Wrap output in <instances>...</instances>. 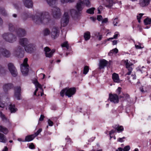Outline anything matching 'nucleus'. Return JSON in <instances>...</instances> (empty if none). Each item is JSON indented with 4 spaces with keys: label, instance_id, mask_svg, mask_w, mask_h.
<instances>
[{
    "label": "nucleus",
    "instance_id": "1",
    "mask_svg": "<svg viewBox=\"0 0 151 151\" xmlns=\"http://www.w3.org/2000/svg\"><path fill=\"white\" fill-rule=\"evenodd\" d=\"M83 3L87 6L89 7L91 6L89 0H83V1L80 0L78 1L76 6L78 11L74 9H72L70 10L71 16L75 19H78L80 16L81 14V12L84 7Z\"/></svg>",
    "mask_w": 151,
    "mask_h": 151
},
{
    "label": "nucleus",
    "instance_id": "2",
    "mask_svg": "<svg viewBox=\"0 0 151 151\" xmlns=\"http://www.w3.org/2000/svg\"><path fill=\"white\" fill-rule=\"evenodd\" d=\"M32 18L34 22L36 24L46 23L50 20L48 13L45 12L37 13L35 15L32 16Z\"/></svg>",
    "mask_w": 151,
    "mask_h": 151
},
{
    "label": "nucleus",
    "instance_id": "3",
    "mask_svg": "<svg viewBox=\"0 0 151 151\" xmlns=\"http://www.w3.org/2000/svg\"><path fill=\"white\" fill-rule=\"evenodd\" d=\"M57 0H46L48 4L52 7V14L54 17L56 19L60 18L61 13L60 9L55 6Z\"/></svg>",
    "mask_w": 151,
    "mask_h": 151
},
{
    "label": "nucleus",
    "instance_id": "4",
    "mask_svg": "<svg viewBox=\"0 0 151 151\" xmlns=\"http://www.w3.org/2000/svg\"><path fill=\"white\" fill-rule=\"evenodd\" d=\"M76 91V89L74 87L70 88L66 87L62 90L60 92V94L62 97H63L65 94L68 97H70L75 94Z\"/></svg>",
    "mask_w": 151,
    "mask_h": 151
},
{
    "label": "nucleus",
    "instance_id": "5",
    "mask_svg": "<svg viewBox=\"0 0 151 151\" xmlns=\"http://www.w3.org/2000/svg\"><path fill=\"white\" fill-rule=\"evenodd\" d=\"M13 53L15 56L19 58H22L24 56V49L20 46L16 47L14 50Z\"/></svg>",
    "mask_w": 151,
    "mask_h": 151
},
{
    "label": "nucleus",
    "instance_id": "6",
    "mask_svg": "<svg viewBox=\"0 0 151 151\" xmlns=\"http://www.w3.org/2000/svg\"><path fill=\"white\" fill-rule=\"evenodd\" d=\"M3 38L6 41L9 43H13L16 40V36L13 34L6 33L2 35Z\"/></svg>",
    "mask_w": 151,
    "mask_h": 151
},
{
    "label": "nucleus",
    "instance_id": "7",
    "mask_svg": "<svg viewBox=\"0 0 151 151\" xmlns=\"http://www.w3.org/2000/svg\"><path fill=\"white\" fill-rule=\"evenodd\" d=\"M8 69L12 76L15 77L18 75L17 70L12 63H9L8 65Z\"/></svg>",
    "mask_w": 151,
    "mask_h": 151
},
{
    "label": "nucleus",
    "instance_id": "8",
    "mask_svg": "<svg viewBox=\"0 0 151 151\" xmlns=\"http://www.w3.org/2000/svg\"><path fill=\"white\" fill-rule=\"evenodd\" d=\"M59 29L58 27H54L52 29L51 36L52 38L55 39L59 35Z\"/></svg>",
    "mask_w": 151,
    "mask_h": 151
},
{
    "label": "nucleus",
    "instance_id": "9",
    "mask_svg": "<svg viewBox=\"0 0 151 151\" xmlns=\"http://www.w3.org/2000/svg\"><path fill=\"white\" fill-rule=\"evenodd\" d=\"M69 16L67 12L65 13L63 17L61 19V23L62 26L65 27L67 25L69 22Z\"/></svg>",
    "mask_w": 151,
    "mask_h": 151
},
{
    "label": "nucleus",
    "instance_id": "10",
    "mask_svg": "<svg viewBox=\"0 0 151 151\" xmlns=\"http://www.w3.org/2000/svg\"><path fill=\"white\" fill-rule=\"evenodd\" d=\"M24 49L27 52L31 53L35 50L36 45L34 44L30 43L25 46Z\"/></svg>",
    "mask_w": 151,
    "mask_h": 151
},
{
    "label": "nucleus",
    "instance_id": "11",
    "mask_svg": "<svg viewBox=\"0 0 151 151\" xmlns=\"http://www.w3.org/2000/svg\"><path fill=\"white\" fill-rule=\"evenodd\" d=\"M0 52L1 56L5 58H9L11 56V53L10 51L5 48H0Z\"/></svg>",
    "mask_w": 151,
    "mask_h": 151
},
{
    "label": "nucleus",
    "instance_id": "12",
    "mask_svg": "<svg viewBox=\"0 0 151 151\" xmlns=\"http://www.w3.org/2000/svg\"><path fill=\"white\" fill-rule=\"evenodd\" d=\"M44 50L45 54L46 57L51 58L53 55V54L55 52V50L54 49H51L48 47H46L44 48Z\"/></svg>",
    "mask_w": 151,
    "mask_h": 151
},
{
    "label": "nucleus",
    "instance_id": "13",
    "mask_svg": "<svg viewBox=\"0 0 151 151\" xmlns=\"http://www.w3.org/2000/svg\"><path fill=\"white\" fill-rule=\"evenodd\" d=\"M119 98L118 96L116 94H109V99L114 104L118 103L119 101Z\"/></svg>",
    "mask_w": 151,
    "mask_h": 151
},
{
    "label": "nucleus",
    "instance_id": "14",
    "mask_svg": "<svg viewBox=\"0 0 151 151\" xmlns=\"http://www.w3.org/2000/svg\"><path fill=\"white\" fill-rule=\"evenodd\" d=\"M14 96L18 100H20L21 99V87L19 86L15 87L14 88Z\"/></svg>",
    "mask_w": 151,
    "mask_h": 151
},
{
    "label": "nucleus",
    "instance_id": "15",
    "mask_svg": "<svg viewBox=\"0 0 151 151\" xmlns=\"http://www.w3.org/2000/svg\"><path fill=\"white\" fill-rule=\"evenodd\" d=\"M29 66L21 65V71L23 75L26 76L27 75L29 72Z\"/></svg>",
    "mask_w": 151,
    "mask_h": 151
},
{
    "label": "nucleus",
    "instance_id": "16",
    "mask_svg": "<svg viewBox=\"0 0 151 151\" xmlns=\"http://www.w3.org/2000/svg\"><path fill=\"white\" fill-rule=\"evenodd\" d=\"M19 43L21 46L24 48L25 46H26L28 44L29 41L27 39L23 38L19 39Z\"/></svg>",
    "mask_w": 151,
    "mask_h": 151
},
{
    "label": "nucleus",
    "instance_id": "17",
    "mask_svg": "<svg viewBox=\"0 0 151 151\" xmlns=\"http://www.w3.org/2000/svg\"><path fill=\"white\" fill-rule=\"evenodd\" d=\"M25 6L28 8H32L33 3L32 0H23Z\"/></svg>",
    "mask_w": 151,
    "mask_h": 151
},
{
    "label": "nucleus",
    "instance_id": "18",
    "mask_svg": "<svg viewBox=\"0 0 151 151\" xmlns=\"http://www.w3.org/2000/svg\"><path fill=\"white\" fill-rule=\"evenodd\" d=\"M17 36L19 37H23L26 35V32L23 29H18L16 31Z\"/></svg>",
    "mask_w": 151,
    "mask_h": 151
},
{
    "label": "nucleus",
    "instance_id": "19",
    "mask_svg": "<svg viewBox=\"0 0 151 151\" xmlns=\"http://www.w3.org/2000/svg\"><path fill=\"white\" fill-rule=\"evenodd\" d=\"M108 63V62L104 59L100 60L99 62V68L100 69H103L106 66Z\"/></svg>",
    "mask_w": 151,
    "mask_h": 151
},
{
    "label": "nucleus",
    "instance_id": "20",
    "mask_svg": "<svg viewBox=\"0 0 151 151\" xmlns=\"http://www.w3.org/2000/svg\"><path fill=\"white\" fill-rule=\"evenodd\" d=\"M33 83L35 85L36 88L35 91L37 92L38 91V88L41 89L42 91H43V89L41 85L39 83L37 80L36 79H35L34 80H33Z\"/></svg>",
    "mask_w": 151,
    "mask_h": 151
},
{
    "label": "nucleus",
    "instance_id": "21",
    "mask_svg": "<svg viewBox=\"0 0 151 151\" xmlns=\"http://www.w3.org/2000/svg\"><path fill=\"white\" fill-rule=\"evenodd\" d=\"M112 78L114 82L117 83L120 82V80L119 79V76L118 74L114 73L112 74Z\"/></svg>",
    "mask_w": 151,
    "mask_h": 151
},
{
    "label": "nucleus",
    "instance_id": "22",
    "mask_svg": "<svg viewBox=\"0 0 151 151\" xmlns=\"http://www.w3.org/2000/svg\"><path fill=\"white\" fill-rule=\"evenodd\" d=\"M150 0H140L139 4L140 6L144 7L148 5Z\"/></svg>",
    "mask_w": 151,
    "mask_h": 151
},
{
    "label": "nucleus",
    "instance_id": "23",
    "mask_svg": "<svg viewBox=\"0 0 151 151\" xmlns=\"http://www.w3.org/2000/svg\"><path fill=\"white\" fill-rule=\"evenodd\" d=\"M133 64L132 63H129L128 62H126V68L127 69L128 72H127L126 75H130L132 70V68L131 66H132Z\"/></svg>",
    "mask_w": 151,
    "mask_h": 151
},
{
    "label": "nucleus",
    "instance_id": "24",
    "mask_svg": "<svg viewBox=\"0 0 151 151\" xmlns=\"http://www.w3.org/2000/svg\"><path fill=\"white\" fill-rule=\"evenodd\" d=\"M13 85L12 83H7L4 85L3 87L4 91L6 92L13 87Z\"/></svg>",
    "mask_w": 151,
    "mask_h": 151
},
{
    "label": "nucleus",
    "instance_id": "25",
    "mask_svg": "<svg viewBox=\"0 0 151 151\" xmlns=\"http://www.w3.org/2000/svg\"><path fill=\"white\" fill-rule=\"evenodd\" d=\"M112 127L116 130L118 132H120L124 130V128L122 126H119V125H116Z\"/></svg>",
    "mask_w": 151,
    "mask_h": 151
},
{
    "label": "nucleus",
    "instance_id": "26",
    "mask_svg": "<svg viewBox=\"0 0 151 151\" xmlns=\"http://www.w3.org/2000/svg\"><path fill=\"white\" fill-rule=\"evenodd\" d=\"M15 107V105L14 104H9V108L11 113H14L16 112L17 109Z\"/></svg>",
    "mask_w": 151,
    "mask_h": 151
},
{
    "label": "nucleus",
    "instance_id": "27",
    "mask_svg": "<svg viewBox=\"0 0 151 151\" xmlns=\"http://www.w3.org/2000/svg\"><path fill=\"white\" fill-rule=\"evenodd\" d=\"M35 138V137H34V136L33 134L27 136L25 137V140H23V142H30L33 140Z\"/></svg>",
    "mask_w": 151,
    "mask_h": 151
},
{
    "label": "nucleus",
    "instance_id": "28",
    "mask_svg": "<svg viewBox=\"0 0 151 151\" xmlns=\"http://www.w3.org/2000/svg\"><path fill=\"white\" fill-rule=\"evenodd\" d=\"M0 131L5 134H7L9 132V130L7 128L1 125H0Z\"/></svg>",
    "mask_w": 151,
    "mask_h": 151
},
{
    "label": "nucleus",
    "instance_id": "29",
    "mask_svg": "<svg viewBox=\"0 0 151 151\" xmlns=\"http://www.w3.org/2000/svg\"><path fill=\"white\" fill-rule=\"evenodd\" d=\"M7 140L6 136L3 134L0 133V142L5 143Z\"/></svg>",
    "mask_w": 151,
    "mask_h": 151
},
{
    "label": "nucleus",
    "instance_id": "30",
    "mask_svg": "<svg viewBox=\"0 0 151 151\" xmlns=\"http://www.w3.org/2000/svg\"><path fill=\"white\" fill-rule=\"evenodd\" d=\"M0 14L3 16H7V13L5 9L3 7H0Z\"/></svg>",
    "mask_w": 151,
    "mask_h": 151
},
{
    "label": "nucleus",
    "instance_id": "31",
    "mask_svg": "<svg viewBox=\"0 0 151 151\" xmlns=\"http://www.w3.org/2000/svg\"><path fill=\"white\" fill-rule=\"evenodd\" d=\"M106 2V6L109 8H111L113 5V2L112 0H105Z\"/></svg>",
    "mask_w": 151,
    "mask_h": 151
},
{
    "label": "nucleus",
    "instance_id": "32",
    "mask_svg": "<svg viewBox=\"0 0 151 151\" xmlns=\"http://www.w3.org/2000/svg\"><path fill=\"white\" fill-rule=\"evenodd\" d=\"M90 33L89 32H87L84 33V37L86 41L89 40L90 38Z\"/></svg>",
    "mask_w": 151,
    "mask_h": 151
},
{
    "label": "nucleus",
    "instance_id": "33",
    "mask_svg": "<svg viewBox=\"0 0 151 151\" xmlns=\"http://www.w3.org/2000/svg\"><path fill=\"white\" fill-rule=\"evenodd\" d=\"M6 70L4 67L0 65V76L5 74L6 73Z\"/></svg>",
    "mask_w": 151,
    "mask_h": 151
},
{
    "label": "nucleus",
    "instance_id": "34",
    "mask_svg": "<svg viewBox=\"0 0 151 151\" xmlns=\"http://www.w3.org/2000/svg\"><path fill=\"white\" fill-rule=\"evenodd\" d=\"M9 29L10 31L13 32L15 29L14 26L12 23H10L8 24Z\"/></svg>",
    "mask_w": 151,
    "mask_h": 151
},
{
    "label": "nucleus",
    "instance_id": "35",
    "mask_svg": "<svg viewBox=\"0 0 151 151\" xmlns=\"http://www.w3.org/2000/svg\"><path fill=\"white\" fill-rule=\"evenodd\" d=\"M144 22L145 25L150 24H151V19L147 17L144 20Z\"/></svg>",
    "mask_w": 151,
    "mask_h": 151
},
{
    "label": "nucleus",
    "instance_id": "36",
    "mask_svg": "<svg viewBox=\"0 0 151 151\" xmlns=\"http://www.w3.org/2000/svg\"><path fill=\"white\" fill-rule=\"evenodd\" d=\"M95 9V8L94 7L91 8L87 10L86 12L90 14H93L94 13V11Z\"/></svg>",
    "mask_w": 151,
    "mask_h": 151
},
{
    "label": "nucleus",
    "instance_id": "37",
    "mask_svg": "<svg viewBox=\"0 0 151 151\" xmlns=\"http://www.w3.org/2000/svg\"><path fill=\"white\" fill-rule=\"evenodd\" d=\"M113 24L114 26H116L117 25V24L118 22H119V20L118 19V17H116L114 19H113Z\"/></svg>",
    "mask_w": 151,
    "mask_h": 151
},
{
    "label": "nucleus",
    "instance_id": "38",
    "mask_svg": "<svg viewBox=\"0 0 151 151\" xmlns=\"http://www.w3.org/2000/svg\"><path fill=\"white\" fill-rule=\"evenodd\" d=\"M50 32L47 28L45 29L44 31V34L45 36H47L50 34Z\"/></svg>",
    "mask_w": 151,
    "mask_h": 151
},
{
    "label": "nucleus",
    "instance_id": "39",
    "mask_svg": "<svg viewBox=\"0 0 151 151\" xmlns=\"http://www.w3.org/2000/svg\"><path fill=\"white\" fill-rule=\"evenodd\" d=\"M88 67L87 66H85L84 68L83 73L85 75L88 72Z\"/></svg>",
    "mask_w": 151,
    "mask_h": 151
},
{
    "label": "nucleus",
    "instance_id": "40",
    "mask_svg": "<svg viewBox=\"0 0 151 151\" xmlns=\"http://www.w3.org/2000/svg\"><path fill=\"white\" fill-rule=\"evenodd\" d=\"M42 131V129L40 128V129H39L36 132H35L34 134H33L34 136V137H36Z\"/></svg>",
    "mask_w": 151,
    "mask_h": 151
},
{
    "label": "nucleus",
    "instance_id": "41",
    "mask_svg": "<svg viewBox=\"0 0 151 151\" xmlns=\"http://www.w3.org/2000/svg\"><path fill=\"white\" fill-rule=\"evenodd\" d=\"M62 47H66L67 49L69 48V46L68 43L67 42H64L62 45Z\"/></svg>",
    "mask_w": 151,
    "mask_h": 151
},
{
    "label": "nucleus",
    "instance_id": "42",
    "mask_svg": "<svg viewBox=\"0 0 151 151\" xmlns=\"http://www.w3.org/2000/svg\"><path fill=\"white\" fill-rule=\"evenodd\" d=\"M75 0H60L62 3L64 4L65 3L72 2H74Z\"/></svg>",
    "mask_w": 151,
    "mask_h": 151
},
{
    "label": "nucleus",
    "instance_id": "43",
    "mask_svg": "<svg viewBox=\"0 0 151 151\" xmlns=\"http://www.w3.org/2000/svg\"><path fill=\"white\" fill-rule=\"evenodd\" d=\"M0 116L3 121H4V122L8 121L7 119L5 117V115L4 114L1 113Z\"/></svg>",
    "mask_w": 151,
    "mask_h": 151
},
{
    "label": "nucleus",
    "instance_id": "44",
    "mask_svg": "<svg viewBox=\"0 0 151 151\" xmlns=\"http://www.w3.org/2000/svg\"><path fill=\"white\" fill-rule=\"evenodd\" d=\"M28 61L27 58H26L24 59L23 61V63L22 64H21V65H24L26 66H29V65L27 63Z\"/></svg>",
    "mask_w": 151,
    "mask_h": 151
},
{
    "label": "nucleus",
    "instance_id": "45",
    "mask_svg": "<svg viewBox=\"0 0 151 151\" xmlns=\"http://www.w3.org/2000/svg\"><path fill=\"white\" fill-rule=\"evenodd\" d=\"M95 35L98 38V40H101L102 38V35H100L99 32L96 33Z\"/></svg>",
    "mask_w": 151,
    "mask_h": 151
},
{
    "label": "nucleus",
    "instance_id": "46",
    "mask_svg": "<svg viewBox=\"0 0 151 151\" xmlns=\"http://www.w3.org/2000/svg\"><path fill=\"white\" fill-rule=\"evenodd\" d=\"M118 35V34H115L114 36L113 37L109 38L107 40H105V41L106 42V41H107L109 40H112V39H117Z\"/></svg>",
    "mask_w": 151,
    "mask_h": 151
},
{
    "label": "nucleus",
    "instance_id": "47",
    "mask_svg": "<svg viewBox=\"0 0 151 151\" xmlns=\"http://www.w3.org/2000/svg\"><path fill=\"white\" fill-rule=\"evenodd\" d=\"M130 147L129 145L125 147L123 149L124 151H128L130 149Z\"/></svg>",
    "mask_w": 151,
    "mask_h": 151
},
{
    "label": "nucleus",
    "instance_id": "48",
    "mask_svg": "<svg viewBox=\"0 0 151 151\" xmlns=\"http://www.w3.org/2000/svg\"><path fill=\"white\" fill-rule=\"evenodd\" d=\"M126 138L125 137H123L122 138H119L117 139V141L122 142H123L124 140H123L124 139H125Z\"/></svg>",
    "mask_w": 151,
    "mask_h": 151
},
{
    "label": "nucleus",
    "instance_id": "49",
    "mask_svg": "<svg viewBox=\"0 0 151 151\" xmlns=\"http://www.w3.org/2000/svg\"><path fill=\"white\" fill-rule=\"evenodd\" d=\"M48 124L50 126H52L53 125V123L51 120L49 119L48 120Z\"/></svg>",
    "mask_w": 151,
    "mask_h": 151
},
{
    "label": "nucleus",
    "instance_id": "50",
    "mask_svg": "<svg viewBox=\"0 0 151 151\" xmlns=\"http://www.w3.org/2000/svg\"><path fill=\"white\" fill-rule=\"evenodd\" d=\"M123 96H124V99L123 100V101L126 99H127L129 97V95L127 94H124L123 93Z\"/></svg>",
    "mask_w": 151,
    "mask_h": 151
},
{
    "label": "nucleus",
    "instance_id": "51",
    "mask_svg": "<svg viewBox=\"0 0 151 151\" xmlns=\"http://www.w3.org/2000/svg\"><path fill=\"white\" fill-rule=\"evenodd\" d=\"M5 106V104L1 103V96H0V108L1 107L2 108H3Z\"/></svg>",
    "mask_w": 151,
    "mask_h": 151
},
{
    "label": "nucleus",
    "instance_id": "52",
    "mask_svg": "<svg viewBox=\"0 0 151 151\" xmlns=\"http://www.w3.org/2000/svg\"><path fill=\"white\" fill-rule=\"evenodd\" d=\"M121 89L122 88L121 87H119L118 88H117L116 91V92L119 95L121 93Z\"/></svg>",
    "mask_w": 151,
    "mask_h": 151
},
{
    "label": "nucleus",
    "instance_id": "53",
    "mask_svg": "<svg viewBox=\"0 0 151 151\" xmlns=\"http://www.w3.org/2000/svg\"><path fill=\"white\" fill-rule=\"evenodd\" d=\"M97 19L99 21H100L102 19V17L101 15H98L97 16Z\"/></svg>",
    "mask_w": 151,
    "mask_h": 151
},
{
    "label": "nucleus",
    "instance_id": "54",
    "mask_svg": "<svg viewBox=\"0 0 151 151\" xmlns=\"http://www.w3.org/2000/svg\"><path fill=\"white\" fill-rule=\"evenodd\" d=\"M108 22V19L107 18H105L103 19L102 21V24L104 23H106Z\"/></svg>",
    "mask_w": 151,
    "mask_h": 151
},
{
    "label": "nucleus",
    "instance_id": "55",
    "mask_svg": "<svg viewBox=\"0 0 151 151\" xmlns=\"http://www.w3.org/2000/svg\"><path fill=\"white\" fill-rule=\"evenodd\" d=\"M29 147L31 149H34L35 148V145L33 143H31L29 145Z\"/></svg>",
    "mask_w": 151,
    "mask_h": 151
},
{
    "label": "nucleus",
    "instance_id": "56",
    "mask_svg": "<svg viewBox=\"0 0 151 151\" xmlns=\"http://www.w3.org/2000/svg\"><path fill=\"white\" fill-rule=\"evenodd\" d=\"M144 14H141L140 13L137 16V19H141L142 16Z\"/></svg>",
    "mask_w": 151,
    "mask_h": 151
},
{
    "label": "nucleus",
    "instance_id": "57",
    "mask_svg": "<svg viewBox=\"0 0 151 151\" xmlns=\"http://www.w3.org/2000/svg\"><path fill=\"white\" fill-rule=\"evenodd\" d=\"M115 132H116V130H114V129H112L109 132V134L110 135H111L112 134H114Z\"/></svg>",
    "mask_w": 151,
    "mask_h": 151
},
{
    "label": "nucleus",
    "instance_id": "58",
    "mask_svg": "<svg viewBox=\"0 0 151 151\" xmlns=\"http://www.w3.org/2000/svg\"><path fill=\"white\" fill-rule=\"evenodd\" d=\"M112 50L113 51L114 53V52L116 54L118 52V50L116 48H115Z\"/></svg>",
    "mask_w": 151,
    "mask_h": 151
},
{
    "label": "nucleus",
    "instance_id": "59",
    "mask_svg": "<svg viewBox=\"0 0 151 151\" xmlns=\"http://www.w3.org/2000/svg\"><path fill=\"white\" fill-rule=\"evenodd\" d=\"M44 118V116L43 115H41L40 116V118L39 120L40 121H42L43 120Z\"/></svg>",
    "mask_w": 151,
    "mask_h": 151
},
{
    "label": "nucleus",
    "instance_id": "60",
    "mask_svg": "<svg viewBox=\"0 0 151 151\" xmlns=\"http://www.w3.org/2000/svg\"><path fill=\"white\" fill-rule=\"evenodd\" d=\"M135 47L137 49H141L143 48V47H141L140 46L136 45H135Z\"/></svg>",
    "mask_w": 151,
    "mask_h": 151
},
{
    "label": "nucleus",
    "instance_id": "61",
    "mask_svg": "<svg viewBox=\"0 0 151 151\" xmlns=\"http://www.w3.org/2000/svg\"><path fill=\"white\" fill-rule=\"evenodd\" d=\"M114 53V52H113V51L112 50H111L110 52L108 53V55L109 56H111L112 55L113 53Z\"/></svg>",
    "mask_w": 151,
    "mask_h": 151
},
{
    "label": "nucleus",
    "instance_id": "62",
    "mask_svg": "<svg viewBox=\"0 0 151 151\" xmlns=\"http://www.w3.org/2000/svg\"><path fill=\"white\" fill-rule=\"evenodd\" d=\"M117 42V41L116 40H114L112 41L113 45H116Z\"/></svg>",
    "mask_w": 151,
    "mask_h": 151
},
{
    "label": "nucleus",
    "instance_id": "63",
    "mask_svg": "<svg viewBox=\"0 0 151 151\" xmlns=\"http://www.w3.org/2000/svg\"><path fill=\"white\" fill-rule=\"evenodd\" d=\"M8 150V148L7 147H5L4 149L2 150V151H7Z\"/></svg>",
    "mask_w": 151,
    "mask_h": 151
},
{
    "label": "nucleus",
    "instance_id": "64",
    "mask_svg": "<svg viewBox=\"0 0 151 151\" xmlns=\"http://www.w3.org/2000/svg\"><path fill=\"white\" fill-rule=\"evenodd\" d=\"M122 149L121 147H119L118 148V149L116 150V151H122Z\"/></svg>",
    "mask_w": 151,
    "mask_h": 151
}]
</instances>
